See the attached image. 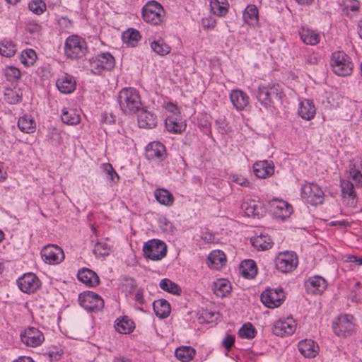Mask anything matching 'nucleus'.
<instances>
[{"mask_svg":"<svg viewBox=\"0 0 362 362\" xmlns=\"http://www.w3.org/2000/svg\"><path fill=\"white\" fill-rule=\"evenodd\" d=\"M165 109L173 114H179L178 107L176 105L169 103L166 105Z\"/></svg>","mask_w":362,"mask_h":362,"instance_id":"obj_62","label":"nucleus"},{"mask_svg":"<svg viewBox=\"0 0 362 362\" xmlns=\"http://www.w3.org/2000/svg\"><path fill=\"white\" fill-rule=\"evenodd\" d=\"M118 102L121 110L127 115L135 114L142 105L139 92L133 88H125L120 90Z\"/></svg>","mask_w":362,"mask_h":362,"instance_id":"obj_2","label":"nucleus"},{"mask_svg":"<svg viewBox=\"0 0 362 362\" xmlns=\"http://www.w3.org/2000/svg\"><path fill=\"white\" fill-rule=\"evenodd\" d=\"M136 281L132 278H126L122 285V291L126 295L131 294L133 291L136 288Z\"/></svg>","mask_w":362,"mask_h":362,"instance_id":"obj_54","label":"nucleus"},{"mask_svg":"<svg viewBox=\"0 0 362 362\" xmlns=\"http://www.w3.org/2000/svg\"><path fill=\"white\" fill-rule=\"evenodd\" d=\"M298 115L306 120L313 118L315 115V107L313 103L309 100L302 101L298 108Z\"/></svg>","mask_w":362,"mask_h":362,"instance_id":"obj_30","label":"nucleus"},{"mask_svg":"<svg viewBox=\"0 0 362 362\" xmlns=\"http://www.w3.org/2000/svg\"><path fill=\"white\" fill-rule=\"evenodd\" d=\"M302 197L307 202L312 205L322 204L324 201V192L315 183H306L303 185Z\"/></svg>","mask_w":362,"mask_h":362,"instance_id":"obj_10","label":"nucleus"},{"mask_svg":"<svg viewBox=\"0 0 362 362\" xmlns=\"http://www.w3.org/2000/svg\"><path fill=\"white\" fill-rule=\"evenodd\" d=\"M41 255L45 262L49 264H58L64 259L62 249L55 245L45 246L41 251Z\"/></svg>","mask_w":362,"mask_h":362,"instance_id":"obj_14","label":"nucleus"},{"mask_svg":"<svg viewBox=\"0 0 362 362\" xmlns=\"http://www.w3.org/2000/svg\"><path fill=\"white\" fill-rule=\"evenodd\" d=\"M110 247L103 242H97L94 245L93 253L98 257H104L109 255Z\"/></svg>","mask_w":362,"mask_h":362,"instance_id":"obj_50","label":"nucleus"},{"mask_svg":"<svg viewBox=\"0 0 362 362\" xmlns=\"http://www.w3.org/2000/svg\"><path fill=\"white\" fill-rule=\"evenodd\" d=\"M58 90L64 94L72 93L76 88V81L70 75L65 74L57 80Z\"/></svg>","mask_w":362,"mask_h":362,"instance_id":"obj_27","label":"nucleus"},{"mask_svg":"<svg viewBox=\"0 0 362 362\" xmlns=\"http://www.w3.org/2000/svg\"><path fill=\"white\" fill-rule=\"evenodd\" d=\"M299 35L302 41L307 45H315L320 40V36L315 31L302 28L299 32Z\"/></svg>","mask_w":362,"mask_h":362,"instance_id":"obj_35","label":"nucleus"},{"mask_svg":"<svg viewBox=\"0 0 362 362\" xmlns=\"http://www.w3.org/2000/svg\"><path fill=\"white\" fill-rule=\"evenodd\" d=\"M62 121L68 125H76L80 123V115L76 110L64 108L61 115Z\"/></svg>","mask_w":362,"mask_h":362,"instance_id":"obj_33","label":"nucleus"},{"mask_svg":"<svg viewBox=\"0 0 362 362\" xmlns=\"http://www.w3.org/2000/svg\"><path fill=\"white\" fill-rule=\"evenodd\" d=\"M88 50L87 44L83 38L77 35L69 36L64 42V53L69 59H78L83 57Z\"/></svg>","mask_w":362,"mask_h":362,"instance_id":"obj_3","label":"nucleus"},{"mask_svg":"<svg viewBox=\"0 0 362 362\" xmlns=\"http://www.w3.org/2000/svg\"><path fill=\"white\" fill-rule=\"evenodd\" d=\"M28 8L33 13L40 15L46 10V4L42 0H33L29 3Z\"/></svg>","mask_w":362,"mask_h":362,"instance_id":"obj_51","label":"nucleus"},{"mask_svg":"<svg viewBox=\"0 0 362 362\" xmlns=\"http://www.w3.org/2000/svg\"><path fill=\"white\" fill-rule=\"evenodd\" d=\"M153 307L156 315L159 318L164 319L170 313V303L164 299H159L153 303Z\"/></svg>","mask_w":362,"mask_h":362,"instance_id":"obj_31","label":"nucleus"},{"mask_svg":"<svg viewBox=\"0 0 362 362\" xmlns=\"http://www.w3.org/2000/svg\"><path fill=\"white\" fill-rule=\"evenodd\" d=\"M167 156L165 146L158 141H153L146 148V157L148 160L163 161Z\"/></svg>","mask_w":362,"mask_h":362,"instance_id":"obj_17","label":"nucleus"},{"mask_svg":"<svg viewBox=\"0 0 362 362\" xmlns=\"http://www.w3.org/2000/svg\"><path fill=\"white\" fill-rule=\"evenodd\" d=\"M195 350L192 346H180L175 349V354L182 362L190 361L195 355Z\"/></svg>","mask_w":362,"mask_h":362,"instance_id":"obj_36","label":"nucleus"},{"mask_svg":"<svg viewBox=\"0 0 362 362\" xmlns=\"http://www.w3.org/2000/svg\"><path fill=\"white\" fill-rule=\"evenodd\" d=\"M330 66L333 72L341 76L350 75L354 67L349 56L341 51L332 53L330 59Z\"/></svg>","mask_w":362,"mask_h":362,"instance_id":"obj_4","label":"nucleus"},{"mask_svg":"<svg viewBox=\"0 0 362 362\" xmlns=\"http://www.w3.org/2000/svg\"><path fill=\"white\" fill-rule=\"evenodd\" d=\"M145 257L158 261L166 255V245L161 240L153 239L145 243L143 247Z\"/></svg>","mask_w":362,"mask_h":362,"instance_id":"obj_7","label":"nucleus"},{"mask_svg":"<svg viewBox=\"0 0 362 362\" xmlns=\"http://www.w3.org/2000/svg\"><path fill=\"white\" fill-rule=\"evenodd\" d=\"M160 287L165 291L168 293L180 295L181 288L179 286L168 279H162L160 282Z\"/></svg>","mask_w":362,"mask_h":362,"instance_id":"obj_46","label":"nucleus"},{"mask_svg":"<svg viewBox=\"0 0 362 362\" xmlns=\"http://www.w3.org/2000/svg\"><path fill=\"white\" fill-rule=\"evenodd\" d=\"M224 1L225 0H222V1H220L219 0L211 1V9L215 15L223 16L227 13L228 4Z\"/></svg>","mask_w":362,"mask_h":362,"instance_id":"obj_44","label":"nucleus"},{"mask_svg":"<svg viewBox=\"0 0 362 362\" xmlns=\"http://www.w3.org/2000/svg\"><path fill=\"white\" fill-rule=\"evenodd\" d=\"M349 176L356 186H362V160L354 159L350 161L349 165Z\"/></svg>","mask_w":362,"mask_h":362,"instance_id":"obj_25","label":"nucleus"},{"mask_svg":"<svg viewBox=\"0 0 362 362\" xmlns=\"http://www.w3.org/2000/svg\"><path fill=\"white\" fill-rule=\"evenodd\" d=\"M78 279L86 285L93 287L99 284L100 280L97 274L91 269L83 268L78 272Z\"/></svg>","mask_w":362,"mask_h":362,"instance_id":"obj_24","label":"nucleus"},{"mask_svg":"<svg viewBox=\"0 0 362 362\" xmlns=\"http://www.w3.org/2000/svg\"><path fill=\"white\" fill-rule=\"evenodd\" d=\"M19 288L24 293H33L40 286V282L36 275L28 273L19 278L17 281Z\"/></svg>","mask_w":362,"mask_h":362,"instance_id":"obj_15","label":"nucleus"},{"mask_svg":"<svg viewBox=\"0 0 362 362\" xmlns=\"http://www.w3.org/2000/svg\"><path fill=\"white\" fill-rule=\"evenodd\" d=\"M296 328L295 321L292 317L286 320H279L275 322L273 327V333L277 336H288L292 334Z\"/></svg>","mask_w":362,"mask_h":362,"instance_id":"obj_18","label":"nucleus"},{"mask_svg":"<svg viewBox=\"0 0 362 362\" xmlns=\"http://www.w3.org/2000/svg\"><path fill=\"white\" fill-rule=\"evenodd\" d=\"M156 199L161 204L171 206L174 202L173 194L164 189H158L154 193Z\"/></svg>","mask_w":362,"mask_h":362,"instance_id":"obj_39","label":"nucleus"},{"mask_svg":"<svg viewBox=\"0 0 362 362\" xmlns=\"http://www.w3.org/2000/svg\"><path fill=\"white\" fill-rule=\"evenodd\" d=\"M135 300L141 305L146 303V300L144 296V291L142 288H139L136 290L135 293Z\"/></svg>","mask_w":362,"mask_h":362,"instance_id":"obj_60","label":"nucleus"},{"mask_svg":"<svg viewBox=\"0 0 362 362\" xmlns=\"http://www.w3.org/2000/svg\"><path fill=\"white\" fill-rule=\"evenodd\" d=\"M230 99L234 107L238 110H243L249 104L248 96L240 90H232Z\"/></svg>","mask_w":362,"mask_h":362,"instance_id":"obj_28","label":"nucleus"},{"mask_svg":"<svg viewBox=\"0 0 362 362\" xmlns=\"http://www.w3.org/2000/svg\"><path fill=\"white\" fill-rule=\"evenodd\" d=\"M284 298V293L281 288H268L261 294V301L267 307L274 308L279 307Z\"/></svg>","mask_w":362,"mask_h":362,"instance_id":"obj_12","label":"nucleus"},{"mask_svg":"<svg viewBox=\"0 0 362 362\" xmlns=\"http://www.w3.org/2000/svg\"><path fill=\"white\" fill-rule=\"evenodd\" d=\"M140 40L141 35L136 29L129 28L122 33V41L128 47H136Z\"/></svg>","mask_w":362,"mask_h":362,"instance_id":"obj_32","label":"nucleus"},{"mask_svg":"<svg viewBox=\"0 0 362 362\" xmlns=\"http://www.w3.org/2000/svg\"><path fill=\"white\" fill-rule=\"evenodd\" d=\"M4 100L9 104H16L21 101L22 93L19 90L7 88L4 93Z\"/></svg>","mask_w":362,"mask_h":362,"instance_id":"obj_47","label":"nucleus"},{"mask_svg":"<svg viewBox=\"0 0 362 362\" xmlns=\"http://www.w3.org/2000/svg\"><path fill=\"white\" fill-rule=\"evenodd\" d=\"M271 208L273 214L277 218L284 220L292 214L293 207L288 202L280 200L278 199H274L271 203Z\"/></svg>","mask_w":362,"mask_h":362,"instance_id":"obj_16","label":"nucleus"},{"mask_svg":"<svg viewBox=\"0 0 362 362\" xmlns=\"http://www.w3.org/2000/svg\"><path fill=\"white\" fill-rule=\"evenodd\" d=\"M240 271L243 276L247 279L253 278L257 273V266L255 261L247 259L242 262Z\"/></svg>","mask_w":362,"mask_h":362,"instance_id":"obj_37","label":"nucleus"},{"mask_svg":"<svg viewBox=\"0 0 362 362\" xmlns=\"http://www.w3.org/2000/svg\"><path fill=\"white\" fill-rule=\"evenodd\" d=\"M226 262L225 254L220 250L212 251L208 257V266L214 269H219Z\"/></svg>","mask_w":362,"mask_h":362,"instance_id":"obj_29","label":"nucleus"},{"mask_svg":"<svg viewBox=\"0 0 362 362\" xmlns=\"http://www.w3.org/2000/svg\"><path fill=\"white\" fill-rule=\"evenodd\" d=\"M37 58L35 52L33 49H26L22 52L21 54V62L24 65L28 66L33 64Z\"/></svg>","mask_w":362,"mask_h":362,"instance_id":"obj_49","label":"nucleus"},{"mask_svg":"<svg viewBox=\"0 0 362 362\" xmlns=\"http://www.w3.org/2000/svg\"><path fill=\"white\" fill-rule=\"evenodd\" d=\"M252 245L258 250H267L273 245L271 238L268 235H260L251 238Z\"/></svg>","mask_w":362,"mask_h":362,"instance_id":"obj_34","label":"nucleus"},{"mask_svg":"<svg viewBox=\"0 0 362 362\" xmlns=\"http://www.w3.org/2000/svg\"><path fill=\"white\" fill-rule=\"evenodd\" d=\"M78 301L82 307L89 311L98 312L104 307L103 298L92 291L81 293Z\"/></svg>","mask_w":362,"mask_h":362,"instance_id":"obj_11","label":"nucleus"},{"mask_svg":"<svg viewBox=\"0 0 362 362\" xmlns=\"http://www.w3.org/2000/svg\"><path fill=\"white\" fill-rule=\"evenodd\" d=\"M342 194L349 197H354L355 192L354 191V184L350 181L343 180L341 182Z\"/></svg>","mask_w":362,"mask_h":362,"instance_id":"obj_56","label":"nucleus"},{"mask_svg":"<svg viewBox=\"0 0 362 362\" xmlns=\"http://www.w3.org/2000/svg\"><path fill=\"white\" fill-rule=\"evenodd\" d=\"M102 168L112 183L115 184L119 181V177L110 163L103 164Z\"/></svg>","mask_w":362,"mask_h":362,"instance_id":"obj_52","label":"nucleus"},{"mask_svg":"<svg viewBox=\"0 0 362 362\" xmlns=\"http://www.w3.org/2000/svg\"><path fill=\"white\" fill-rule=\"evenodd\" d=\"M138 124L141 128L153 129L157 125V117L153 112L141 110L138 115Z\"/></svg>","mask_w":362,"mask_h":362,"instance_id":"obj_26","label":"nucleus"},{"mask_svg":"<svg viewBox=\"0 0 362 362\" xmlns=\"http://www.w3.org/2000/svg\"><path fill=\"white\" fill-rule=\"evenodd\" d=\"M332 328L337 336L346 337L355 330L354 317L351 315H341L333 323Z\"/></svg>","mask_w":362,"mask_h":362,"instance_id":"obj_8","label":"nucleus"},{"mask_svg":"<svg viewBox=\"0 0 362 362\" xmlns=\"http://www.w3.org/2000/svg\"><path fill=\"white\" fill-rule=\"evenodd\" d=\"M113 362H131V361L129 358H127L123 356H119V357H115L114 358Z\"/></svg>","mask_w":362,"mask_h":362,"instance_id":"obj_64","label":"nucleus"},{"mask_svg":"<svg viewBox=\"0 0 362 362\" xmlns=\"http://www.w3.org/2000/svg\"><path fill=\"white\" fill-rule=\"evenodd\" d=\"M235 342V338L232 335H226V337L223 340V346L227 349L230 350V348L233 346Z\"/></svg>","mask_w":362,"mask_h":362,"instance_id":"obj_59","label":"nucleus"},{"mask_svg":"<svg viewBox=\"0 0 362 362\" xmlns=\"http://www.w3.org/2000/svg\"><path fill=\"white\" fill-rule=\"evenodd\" d=\"M165 127L170 133L181 134L185 130L187 124L179 114H173L165 119Z\"/></svg>","mask_w":362,"mask_h":362,"instance_id":"obj_19","label":"nucleus"},{"mask_svg":"<svg viewBox=\"0 0 362 362\" xmlns=\"http://www.w3.org/2000/svg\"><path fill=\"white\" fill-rule=\"evenodd\" d=\"M230 179L232 182H236L237 184L243 186V187H251L250 182L245 178V177L239 175H232L230 176Z\"/></svg>","mask_w":362,"mask_h":362,"instance_id":"obj_57","label":"nucleus"},{"mask_svg":"<svg viewBox=\"0 0 362 362\" xmlns=\"http://www.w3.org/2000/svg\"><path fill=\"white\" fill-rule=\"evenodd\" d=\"M305 286L308 293L320 294L326 288L327 282L322 277L316 276L309 278Z\"/></svg>","mask_w":362,"mask_h":362,"instance_id":"obj_21","label":"nucleus"},{"mask_svg":"<svg viewBox=\"0 0 362 362\" xmlns=\"http://www.w3.org/2000/svg\"><path fill=\"white\" fill-rule=\"evenodd\" d=\"M18 126L23 132L28 134L33 133L35 130V121L27 116L19 118Z\"/></svg>","mask_w":362,"mask_h":362,"instance_id":"obj_43","label":"nucleus"},{"mask_svg":"<svg viewBox=\"0 0 362 362\" xmlns=\"http://www.w3.org/2000/svg\"><path fill=\"white\" fill-rule=\"evenodd\" d=\"M4 74L9 81H13L21 77V71L14 66H8L4 69Z\"/></svg>","mask_w":362,"mask_h":362,"instance_id":"obj_53","label":"nucleus"},{"mask_svg":"<svg viewBox=\"0 0 362 362\" xmlns=\"http://www.w3.org/2000/svg\"><path fill=\"white\" fill-rule=\"evenodd\" d=\"M21 341L27 346L36 347L45 340L44 334L35 327H28L20 335Z\"/></svg>","mask_w":362,"mask_h":362,"instance_id":"obj_13","label":"nucleus"},{"mask_svg":"<svg viewBox=\"0 0 362 362\" xmlns=\"http://www.w3.org/2000/svg\"><path fill=\"white\" fill-rule=\"evenodd\" d=\"M241 209L243 210L245 216L259 218L262 216V208L260 202H257L255 200H248L244 202L241 204Z\"/></svg>","mask_w":362,"mask_h":362,"instance_id":"obj_23","label":"nucleus"},{"mask_svg":"<svg viewBox=\"0 0 362 362\" xmlns=\"http://www.w3.org/2000/svg\"><path fill=\"white\" fill-rule=\"evenodd\" d=\"M58 23L60 26L65 28H69L71 26V21L69 19L66 17L62 16L59 18L58 19Z\"/></svg>","mask_w":362,"mask_h":362,"instance_id":"obj_61","label":"nucleus"},{"mask_svg":"<svg viewBox=\"0 0 362 362\" xmlns=\"http://www.w3.org/2000/svg\"><path fill=\"white\" fill-rule=\"evenodd\" d=\"M275 267L281 273H289L298 266V259L294 252H279L274 259Z\"/></svg>","mask_w":362,"mask_h":362,"instance_id":"obj_6","label":"nucleus"},{"mask_svg":"<svg viewBox=\"0 0 362 362\" xmlns=\"http://www.w3.org/2000/svg\"><path fill=\"white\" fill-rule=\"evenodd\" d=\"M14 362H34L30 357L21 356L16 359Z\"/></svg>","mask_w":362,"mask_h":362,"instance_id":"obj_63","label":"nucleus"},{"mask_svg":"<svg viewBox=\"0 0 362 362\" xmlns=\"http://www.w3.org/2000/svg\"><path fill=\"white\" fill-rule=\"evenodd\" d=\"M115 329L121 334H127L131 332L134 329V322L127 319L123 317L121 320H117L115 325Z\"/></svg>","mask_w":362,"mask_h":362,"instance_id":"obj_42","label":"nucleus"},{"mask_svg":"<svg viewBox=\"0 0 362 362\" xmlns=\"http://www.w3.org/2000/svg\"><path fill=\"white\" fill-rule=\"evenodd\" d=\"M360 7V3L358 0H344L343 1V11L348 14L349 11L353 12L358 11Z\"/></svg>","mask_w":362,"mask_h":362,"instance_id":"obj_55","label":"nucleus"},{"mask_svg":"<svg viewBox=\"0 0 362 362\" xmlns=\"http://www.w3.org/2000/svg\"><path fill=\"white\" fill-rule=\"evenodd\" d=\"M62 354L63 350L62 349L55 347L48 350L45 354L48 356L50 360L58 361L60 358Z\"/></svg>","mask_w":362,"mask_h":362,"instance_id":"obj_58","label":"nucleus"},{"mask_svg":"<svg viewBox=\"0 0 362 362\" xmlns=\"http://www.w3.org/2000/svg\"><path fill=\"white\" fill-rule=\"evenodd\" d=\"M298 348L300 354L306 358H314L319 351L318 345L311 339L301 340L298 343Z\"/></svg>","mask_w":362,"mask_h":362,"instance_id":"obj_22","label":"nucleus"},{"mask_svg":"<svg viewBox=\"0 0 362 362\" xmlns=\"http://www.w3.org/2000/svg\"><path fill=\"white\" fill-rule=\"evenodd\" d=\"M214 293L218 297H225L231 289L229 282L224 279H219L214 284Z\"/></svg>","mask_w":362,"mask_h":362,"instance_id":"obj_40","label":"nucleus"},{"mask_svg":"<svg viewBox=\"0 0 362 362\" xmlns=\"http://www.w3.org/2000/svg\"><path fill=\"white\" fill-rule=\"evenodd\" d=\"M165 11L157 1H148L142 8V18L148 23L160 25L163 21Z\"/></svg>","mask_w":362,"mask_h":362,"instance_id":"obj_5","label":"nucleus"},{"mask_svg":"<svg viewBox=\"0 0 362 362\" xmlns=\"http://www.w3.org/2000/svg\"><path fill=\"white\" fill-rule=\"evenodd\" d=\"M258 9L254 4L248 5L243 12V19L247 24L253 25L258 21Z\"/></svg>","mask_w":362,"mask_h":362,"instance_id":"obj_41","label":"nucleus"},{"mask_svg":"<svg viewBox=\"0 0 362 362\" xmlns=\"http://www.w3.org/2000/svg\"><path fill=\"white\" fill-rule=\"evenodd\" d=\"M238 334L242 338L251 339L256 336L257 331L251 323L247 322L242 326L239 329Z\"/></svg>","mask_w":362,"mask_h":362,"instance_id":"obj_48","label":"nucleus"},{"mask_svg":"<svg viewBox=\"0 0 362 362\" xmlns=\"http://www.w3.org/2000/svg\"><path fill=\"white\" fill-rule=\"evenodd\" d=\"M253 170L257 177L264 179L274 174V165L267 160L257 161L253 165Z\"/></svg>","mask_w":362,"mask_h":362,"instance_id":"obj_20","label":"nucleus"},{"mask_svg":"<svg viewBox=\"0 0 362 362\" xmlns=\"http://www.w3.org/2000/svg\"><path fill=\"white\" fill-rule=\"evenodd\" d=\"M285 95L282 86L279 83L260 85L255 92L257 100L265 108L271 107L275 102L281 103Z\"/></svg>","mask_w":362,"mask_h":362,"instance_id":"obj_1","label":"nucleus"},{"mask_svg":"<svg viewBox=\"0 0 362 362\" xmlns=\"http://www.w3.org/2000/svg\"><path fill=\"white\" fill-rule=\"evenodd\" d=\"M150 46L153 52L160 56H165L171 51V47L162 38L152 41Z\"/></svg>","mask_w":362,"mask_h":362,"instance_id":"obj_38","label":"nucleus"},{"mask_svg":"<svg viewBox=\"0 0 362 362\" xmlns=\"http://www.w3.org/2000/svg\"><path fill=\"white\" fill-rule=\"evenodd\" d=\"M90 70L93 74H100L103 70H110L115 66V58L109 52L98 54L89 59Z\"/></svg>","mask_w":362,"mask_h":362,"instance_id":"obj_9","label":"nucleus"},{"mask_svg":"<svg viewBox=\"0 0 362 362\" xmlns=\"http://www.w3.org/2000/svg\"><path fill=\"white\" fill-rule=\"evenodd\" d=\"M16 52V45L9 40H4L0 43V54L6 57H11Z\"/></svg>","mask_w":362,"mask_h":362,"instance_id":"obj_45","label":"nucleus"}]
</instances>
